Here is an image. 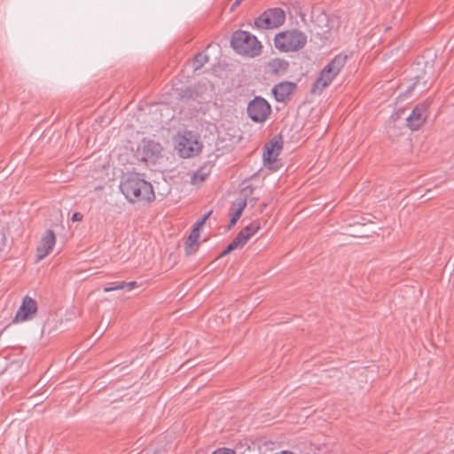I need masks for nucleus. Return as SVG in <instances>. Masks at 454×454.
<instances>
[{
	"label": "nucleus",
	"mask_w": 454,
	"mask_h": 454,
	"mask_svg": "<svg viewBox=\"0 0 454 454\" xmlns=\"http://www.w3.org/2000/svg\"><path fill=\"white\" fill-rule=\"evenodd\" d=\"M268 72L276 74L284 68V60L282 59H273L267 65Z\"/></svg>",
	"instance_id": "17"
},
{
	"label": "nucleus",
	"mask_w": 454,
	"mask_h": 454,
	"mask_svg": "<svg viewBox=\"0 0 454 454\" xmlns=\"http://www.w3.org/2000/svg\"><path fill=\"white\" fill-rule=\"evenodd\" d=\"M288 13L291 25L297 27L306 25L305 14L302 12L301 7L298 3L288 7Z\"/></svg>",
	"instance_id": "14"
},
{
	"label": "nucleus",
	"mask_w": 454,
	"mask_h": 454,
	"mask_svg": "<svg viewBox=\"0 0 454 454\" xmlns=\"http://www.w3.org/2000/svg\"><path fill=\"white\" fill-rule=\"evenodd\" d=\"M143 154L141 159L145 161H154L161 153V146L153 141H143Z\"/></svg>",
	"instance_id": "13"
},
{
	"label": "nucleus",
	"mask_w": 454,
	"mask_h": 454,
	"mask_svg": "<svg viewBox=\"0 0 454 454\" xmlns=\"http://www.w3.org/2000/svg\"><path fill=\"white\" fill-rule=\"evenodd\" d=\"M274 43L276 48L280 51H284V31L279 32L274 38Z\"/></svg>",
	"instance_id": "22"
},
{
	"label": "nucleus",
	"mask_w": 454,
	"mask_h": 454,
	"mask_svg": "<svg viewBox=\"0 0 454 454\" xmlns=\"http://www.w3.org/2000/svg\"><path fill=\"white\" fill-rule=\"evenodd\" d=\"M348 56L339 54L335 56L321 71L319 77L315 81L312 92H321L327 87L334 77L340 72L347 62Z\"/></svg>",
	"instance_id": "3"
},
{
	"label": "nucleus",
	"mask_w": 454,
	"mask_h": 454,
	"mask_svg": "<svg viewBox=\"0 0 454 454\" xmlns=\"http://www.w3.org/2000/svg\"><path fill=\"white\" fill-rule=\"evenodd\" d=\"M56 243L55 233L51 230H47L42 236L40 244L36 249L35 261L40 262L45 258L52 250Z\"/></svg>",
	"instance_id": "12"
},
{
	"label": "nucleus",
	"mask_w": 454,
	"mask_h": 454,
	"mask_svg": "<svg viewBox=\"0 0 454 454\" xmlns=\"http://www.w3.org/2000/svg\"><path fill=\"white\" fill-rule=\"evenodd\" d=\"M249 118L254 122H263L270 113L269 103L261 97H255L247 108Z\"/></svg>",
	"instance_id": "6"
},
{
	"label": "nucleus",
	"mask_w": 454,
	"mask_h": 454,
	"mask_svg": "<svg viewBox=\"0 0 454 454\" xmlns=\"http://www.w3.org/2000/svg\"><path fill=\"white\" fill-rule=\"evenodd\" d=\"M428 104L427 102L417 105L407 117V125L412 130L419 129L427 119Z\"/></svg>",
	"instance_id": "10"
},
{
	"label": "nucleus",
	"mask_w": 454,
	"mask_h": 454,
	"mask_svg": "<svg viewBox=\"0 0 454 454\" xmlns=\"http://www.w3.org/2000/svg\"><path fill=\"white\" fill-rule=\"evenodd\" d=\"M281 149V144L278 141H270L264 146V152L262 155L263 164L266 168L277 170L279 168L280 164L277 162V157L279 154Z\"/></svg>",
	"instance_id": "9"
},
{
	"label": "nucleus",
	"mask_w": 454,
	"mask_h": 454,
	"mask_svg": "<svg viewBox=\"0 0 454 454\" xmlns=\"http://www.w3.org/2000/svg\"><path fill=\"white\" fill-rule=\"evenodd\" d=\"M120 189L125 198L130 202H150L155 199L151 183L145 181L137 173L125 176L121 182Z\"/></svg>",
	"instance_id": "1"
},
{
	"label": "nucleus",
	"mask_w": 454,
	"mask_h": 454,
	"mask_svg": "<svg viewBox=\"0 0 454 454\" xmlns=\"http://www.w3.org/2000/svg\"><path fill=\"white\" fill-rule=\"evenodd\" d=\"M295 86V83L286 81V97L294 91Z\"/></svg>",
	"instance_id": "24"
},
{
	"label": "nucleus",
	"mask_w": 454,
	"mask_h": 454,
	"mask_svg": "<svg viewBox=\"0 0 454 454\" xmlns=\"http://www.w3.org/2000/svg\"><path fill=\"white\" fill-rule=\"evenodd\" d=\"M274 454H284V450H281V451H278V452H276Z\"/></svg>",
	"instance_id": "30"
},
{
	"label": "nucleus",
	"mask_w": 454,
	"mask_h": 454,
	"mask_svg": "<svg viewBox=\"0 0 454 454\" xmlns=\"http://www.w3.org/2000/svg\"><path fill=\"white\" fill-rule=\"evenodd\" d=\"M212 454H236V452L228 448H220L212 452Z\"/></svg>",
	"instance_id": "23"
},
{
	"label": "nucleus",
	"mask_w": 454,
	"mask_h": 454,
	"mask_svg": "<svg viewBox=\"0 0 454 454\" xmlns=\"http://www.w3.org/2000/svg\"><path fill=\"white\" fill-rule=\"evenodd\" d=\"M208 61V57L203 53H198L193 60H192V67L193 69L199 70Z\"/></svg>",
	"instance_id": "19"
},
{
	"label": "nucleus",
	"mask_w": 454,
	"mask_h": 454,
	"mask_svg": "<svg viewBox=\"0 0 454 454\" xmlns=\"http://www.w3.org/2000/svg\"><path fill=\"white\" fill-rule=\"evenodd\" d=\"M136 285H137V283L135 281L129 282V283L126 282L125 288L127 287L129 290H131L136 286Z\"/></svg>",
	"instance_id": "27"
},
{
	"label": "nucleus",
	"mask_w": 454,
	"mask_h": 454,
	"mask_svg": "<svg viewBox=\"0 0 454 454\" xmlns=\"http://www.w3.org/2000/svg\"><path fill=\"white\" fill-rule=\"evenodd\" d=\"M83 218V215L80 212H75L72 215V221L73 222H78V221H82Z\"/></svg>",
	"instance_id": "25"
},
{
	"label": "nucleus",
	"mask_w": 454,
	"mask_h": 454,
	"mask_svg": "<svg viewBox=\"0 0 454 454\" xmlns=\"http://www.w3.org/2000/svg\"><path fill=\"white\" fill-rule=\"evenodd\" d=\"M242 0H235V2L232 4V9L235 8L237 5H239L241 3Z\"/></svg>",
	"instance_id": "29"
},
{
	"label": "nucleus",
	"mask_w": 454,
	"mask_h": 454,
	"mask_svg": "<svg viewBox=\"0 0 454 454\" xmlns=\"http://www.w3.org/2000/svg\"><path fill=\"white\" fill-rule=\"evenodd\" d=\"M176 148L183 158L192 157L200 152L202 144L199 141L198 136L189 130L178 133L176 137Z\"/></svg>",
	"instance_id": "4"
},
{
	"label": "nucleus",
	"mask_w": 454,
	"mask_h": 454,
	"mask_svg": "<svg viewBox=\"0 0 454 454\" xmlns=\"http://www.w3.org/2000/svg\"><path fill=\"white\" fill-rule=\"evenodd\" d=\"M284 24V10L279 7L264 11L254 20V26L261 29H272Z\"/></svg>",
	"instance_id": "5"
},
{
	"label": "nucleus",
	"mask_w": 454,
	"mask_h": 454,
	"mask_svg": "<svg viewBox=\"0 0 454 454\" xmlns=\"http://www.w3.org/2000/svg\"><path fill=\"white\" fill-rule=\"evenodd\" d=\"M231 45L241 56L254 58L262 51L261 42L255 35L245 30H237L232 34Z\"/></svg>",
	"instance_id": "2"
},
{
	"label": "nucleus",
	"mask_w": 454,
	"mask_h": 454,
	"mask_svg": "<svg viewBox=\"0 0 454 454\" xmlns=\"http://www.w3.org/2000/svg\"><path fill=\"white\" fill-rule=\"evenodd\" d=\"M260 229V223L257 222H253L250 224L247 225L243 228L235 239L226 247V248L222 252V256L228 254L231 251L243 247L246 242L254 235L257 231Z\"/></svg>",
	"instance_id": "7"
},
{
	"label": "nucleus",
	"mask_w": 454,
	"mask_h": 454,
	"mask_svg": "<svg viewBox=\"0 0 454 454\" xmlns=\"http://www.w3.org/2000/svg\"><path fill=\"white\" fill-rule=\"evenodd\" d=\"M247 205L246 200H241L239 203L238 208L233 212L232 216L229 223V229H231L232 226H234L237 223V221L239 219L240 215H242V212Z\"/></svg>",
	"instance_id": "18"
},
{
	"label": "nucleus",
	"mask_w": 454,
	"mask_h": 454,
	"mask_svg": "<svg viewBox=\"0 0 454 454\" xmlns=\"http://www.w3.org/2000/svg\"><path fill=\"white\" fill-rule=\"evenodd\" d=\"M211 172L210 167L202 166L197 169L191 176V183L193 185H199L206 180Z\"/></svg>",
	"instance_id": "16"
},
{
	"label": "nucleus",
	"mask_w": 454,
	"mask_h": 454,
	"mask_svg": "<svg viewBox=\"0 0 454 454\" xmlns=\"http://www.w3.org/2000/svg\"><path fill=\"white\" fill-rule=\"evenodd\" d=\"M36 312V301L30 296L27 295L22 299L21 305L20 306L18 311L16 312L14 321L25 322L27 320H31L35 317Z\"/></svg>",
	"instance_id": "8"
},
{
	"label": "nucleus",
	"mask_w": 454,
	"mask_h": 454,
	"mask_svg": "<svg viewBox=\"0 0 454 454\" xmlns=\"http://www.w3.org/2000/svg\"><path fill=\"white\" fill-rule=\"evenodd\" d=\"M125 286H126V282H124V281L112 283L110 286H106L104 288V292L108 293V292H112V291L121 290V289H124Z\"/></svg>",
	"instance_id": "21"
},
{
	"label": "nucleus",
	"mask_w": 454,
	"mask_h": 454,
	"mask_svg": "<svg viewBox=\"0 0 454 454\" xmlns=\"http://www.w3.org/2000/svg\"><path fill=\"white\" fill-rule=\"evenodd\" d=\"M200 238V231L192 228L187 240L185 241V254L187 255L193 254L198 247V239Z\"/></svg>",
	"instance_id": "15"
},
{
	"label": "nucleus",
	"mask_w": 454,
	"mask_h": 454,
	"mask_svg": "<svg viewBox=\"0 0 454 454\" xmlns=\"http://www.w3.org/2000/svg\"><path fill=\"white\" fill-rule=\"evenodd\" d=\"M211 215V211H210V212H208V213H207V214H205V215L201 217V219H202L204 222H206V221H207V219L209 217V215Z\"/></svg>",
	"instance_id": "28"
},
{
	"label": "nucleus",
	"mask_w": 454,
	"mask_h": 454,
	"mask_svg": "<svg viewBox=\"0 0 454 454\" xmlns=\"http://www.w3.org/2000/svg\"><path fill=\"white\" fill-rule=\"evenodd\" d=\"M307 43V35L297 29L286 30V52L297 51Z\"/></svg>",
	"instance_id": "11"
},
{
	"label": "nucleus",
	"mask_w": 454,
	"mask_h": 454,
	"mask_svg": "<svg viewBox=\"0 0 454 454\" xmlns=\"http://www.w3.org/2000/svg\"><path fill=\"white\" fill-rule=\"evenodd\" d=\"M272 93L276 100L284 102V82H278L273 89Z\"/></svg>",
	"instance_id": "20"
},
{
	"label": "nucleus",
	"mask_w": 454,
	"mask_h": 454,
	"mask_svg": "<svg viewBox=\"0 0 454 454\" xmlns=\"http://www.w3.org/2000/svg\"><path fill=\"white\" fill-rule=\"evenodd\" d=\"M205 223V222L200 218L197 221L193 228H197L200 231V228Z\"/></svg>",
	"instance_id": "26"
}]
</instances>
